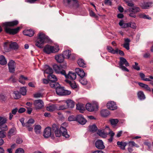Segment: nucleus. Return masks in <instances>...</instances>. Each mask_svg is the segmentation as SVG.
<instances>
[{"instance_id": "f257e3e1", "label": "nucleus", "mask_w": 153, "mask_h": 153, "mask_svg": "<svg viewBox=\"0 0 153 153\" xmlns=\"http://www.w3.org/2000/svg\"><path fill=\"white\" fill-rule=\"evenodd\" d=\"M48 37L42 32H40L38 35L37 40L36 41L35 45L40 48H42L43 52L47 54L55 53L58 52L59 50V46L58 45L51 46L47 45L44 47V44L48 42Z\"/></svg>"}, {"instance_id": "f03ea898", "label": "nucleus", "mask_w": 153, "mask_h": 153, "mask_svg": "<svg viewBox=\"0 0 153 153\" xmlns=\"http://www.w3.org/2000/svg\"><path fill=\"white\" fill-rule=\"evenodd\" d=\"M18 22L17 20L6 22L2 24V25L6 33L10 34H14L17 33L19 31L21 27H18L16 28L12 29L10 27H13L17 25L18 24Z\"/></svg>"}, {"instance_id": "7ed1b4c3", "label": "nucleus", "mask_w": 153, "mask_h": 153, "mask_svg": "<svg viewBox=\"0 0 153 153\" xmlns=\"http://www.w3.org/2000/svg\"><path fill=\"white\" fill-rule=\"evenodd\" d=\"M120 62L119 63V68L123 71H128L129 70L123 65H125L126 66H129V65L126 60L123 57L120 58Z\"/></svg>"}, {"instance_id": "20e7f679", "label": "nucleus", "mask_w": 153, "mask_h": 153, "mask_svg": "<svg viewBox=\"0 0 153 153\" xmlns=\"http://www.w3.org/2000/svg\"><path fill=\"white\" fill-rule=\"evenodd\" d=\"M86 108L89 111H93L97 110L98 108V104L96 102H93L92 104L88 103L86 105Z\"/></svg>"}, {"instance_id": "39448f33", "label": "nucleus", "mask_w": 153, "mask_h": 153, "mask_svg": "<svg viewBox=\"0 0 153 153\" xmlns=\"http://www.w3.org/2000/svg\"><path fill=\"white\" fill-rule=\"evenodd\" d=\"M33 105L34 108L36 110H38L44 107V103L42 100H37L33 101Z\"/></svg>"}, {"instance_id": "423d86ee", "label": "nucleus", "mask_w": 153, "mask_h": 153, "mask_svg": "<svg viewBox=\"0 0 153 153\" xmlns=\"http://www.w3.org/2000/svg\"><path fill=\"white\" fill-rule=\"evenodd\" d=\"M68 126L67 123H62L60 128V131L62 133V135L66 138L69 137V135L68 134L66 128Z\"/></svg>"}, {"instance_id": "0eeeda50", "label": "nucleus", "mask_w": 153, "mask_h": 153, "mask_svg": "<svg viewBox=\"0 0 153 153\" xmlns=\"http://www.w3.org/2000/svg\"><path fill=\"white\" fill-rule=\"evenodd\" d=\"M53 69L55 73L57 74H61L63 75L65 74V71L63 69L61 66L54 65L53 66Z\"/></svg>"}, {"instance_id": "6e6552de", "label": "nucleus", "mask_w": 153, "mask_h": 153, "mask_svg": "<svg viewBox=\"0 0 153 153\" xmlns=\"http://www.w3.org/2000/svg\"><path fill=\"white\" fill-rule=\"evenodd\" d=\"M65 3L70 7H73L74 8H77L79 6V4L77 0H64Z\"/></svg>"}, {"instance_id": "1a4fd4ad", "label": "nucleus", "mask_w": 153, "mask_h": 153, "mask_svg": "<svg viewBox=\"0 0 153 153\" xmlns=\"http://www.w3.org/2000/svg\"><path fill=\"white\" fill-rule=\"evenodd\" d=\"M34 121L33 119H30L26 123L24 126L26 127L29 131H32L33 130V128L32 126V125Z\"/></svg>"}, {"instance_id": "9d476101", "label": "nucleus", "mask_w": 153, "mask_h": 153, "mask_svg": "<svg viewBox=\"0 0 153 153\" xmlns=\"http://www.w3.org/2000/svg\"><path fill=\"white\" fill-rule=\"evenodd\" d=\"M49 127L46 128L45 129L44 133V136L45 138H48L50 137L53 133V131Z\"/></svg>"}, {"instance_id": "9b49d317", "label": "nucleus", "mask_w": 153, "mask_h": 153, "mask_svg": "<svg viewBox=\"0 0 153 153\" xmlns=\"http://www.w3.org/2000/svg\"><path fill=\"white\" fill-rule=\"evenodd\" d=\"M76 121L82 125L85 124L87 122L86 120L82 115H78L76 117Z\"/></svg>"}, {"instance_id": "f8f14e48", "label": "nucleus", "mask_w": 153, "mask_h": 153, "mask_svg": "<svg viewBox=\"0 0 153 153\" xmlns=\"http://www.w3.org/2000/svg\"><path fill=\"white\" fill-rule=\"evenodd\" d=\"M95 145L96 147L99 149H103L105 148L103 142L101 140H97Z\"/></svg>"}, {"instance_id": "ddd939ff", "label": "nucleus", "mask_w": 153, "mask_h": 153, "mask_svg": "<svg viewBox=\"0 0 153 153\" xmlns=\"http://www.w3.org/2000/svg\"><path fill=\"white\" fill-rule=\"evenodd\" d=\"M107 107L108 109L111 110H114L117 108V106L113 101L108 102L107 104Z\"/></svg>"}, {"instance_id": "4468645a", "label": "nucleus", "mask_w": 153, "mask_h": 153, "mask_svg": "<svg viewBox=\"0 0 153 153\" xmlns=\"http://www.w3.org/2000/svg\"><path fill=\"white\" fill-rule=\"evenodd\" d=\"M8 65L9 67V71L10 72H13L15 71V64L13 60H11L8 62Z\"/></svg>"}, {"instance_id": "2eb2a0df", "label": "nucleus", "mask_w": 153, "mask_h": 153, "mask_svg": "<svg viewBox=\"0 0 153 153\" xmlns=\"http://www.w3.org/2000/svg\"><path fill=\"white\" fill-rule=\"evenodd\" d=\"M66 78H68L72 80H74L76 78V74L75 73L69 72V73L67 75L65 73V75H64Z\"/></svg>"}, {"instance_id": "dca6fc26", "label": "nucleus", "mask_w": 153, "mask_h": 153, "mask_svg": "<svg viewBox=\"0 0 153 153\" xmlns=\"http://www.w3.org/2000/svg\"><path fill=\"white\" fill-rule=\"evenodd\" d=\"M65 102L66 103L68 108H72L74 107L75 103L74 101L71 100H64Z\"/></svg>"}, {"instance_id": "f3484780", "label": "nucleus", "mask_w": 153, "mask_h": 153, "mask_svg": "<svg viewBox=\"0 0 153 153\" xmlns=\"http://www.w3.org/2000/svg\"><path fill=\"white\" fill-rule=\"evenodd\" d=\"M75 71L77 74L80 76L81 78H83L85 76V73L82 69L76 68Z\"/></svg>"}, {"instance_id": "a211bd4d", "label": "nucleus", "mask_w": 153, "mask_h": 153, "mask_svg": "<svg viewBox=\"0 0 153 153\" xmlns=\"http://www.w3.org/2000/svg\"><path fill=\"white\" fill-rule=\"evenodd\" d=\"M65 58L62 55L60 54L55 56V59L57 62L61 63L64 61Z\"/></svg>"}, {"instance_id": "6ab92c4d", "label": "nucleus", "mask_w": 153, "mask_h": 153, "mask_svg": "<svg viewBox=\"0 0 153 153\" xmlns=\"http://www.w3.org/2000/svg\"><path fill=\"white\" fill-rule=\"evenodd\" d=\"M52 129L53 131L54 132L56 137H60L62 135L61 132L60 131V129L59 130L55 125L53 126Z\"/></svg>"}, {"instance_id": "aec40b11", "label": "nucleus", "mask_w": 153, "mask_h": 153, "mask_svg": "<svg viewBox=\"0 0 153 153\" xmlns=\"http://www.w3.org/2000/svg\"><path fill=\"white\" fill-rule=\"evenodd\" d=\"M106 49L109 53L114 54L118 53V49L117 48H116L115 50H114L111 47L108 46H107Z\"/></svg>"}, {"instance_id": "412c9836", "label": "nucleus", "mask_w": 153, "mask_h": 153, "mask_svg": "<svg viewBox=\"0 0 153 153\" xmlns=\"http://www.w3.org/2000/svg\"><path fill=\"white\" fill-rule=\"evenodd\" d=\"M45 70L44 71V74H45L50 75L53 73V71L52 69L48 65H45L44 67Z\"/></svg>"}, {"instance_id": "4be33fe9", "label": "nucleus", "mask_w": 153, "mask_h": 153, "mask_svg": "<svg viewBox=\"0 0 153 153\" xmlns=\"http://www.w3.org/2000/svg\"><path fill=\"white\" fill-rule=\"evenodd\" d=\"M128 11L129 12H133L135 13L140 12V8L138 7L134 6L132 8H130L128 9Z\"/></svg>"}, {"instance_id": "5701e85b", "label": "nucleus", "mask_w": 153, "mask_h": 153, "mask_svg": "<svg viewBox=\"0 0 153 153\" xmlns=\"http://www.w3.org/2000/svg\"><path fill=\"white\" fill-rule=\"evenodd\" d=\"M153 6V3L151 2H144L141 5V6L143 9H147L149 7Z\"/></svg>"}, {"instance_id": "b1692460", "label": "nucleus", "mask_w": 153, "mask_h": 153, "mask_svg": "<svg viewBox=\"0 0 153 153\" xmlns=\"http://www.w3.org/2000/svg\"><path fill=\"white\" fill-rule=\"evenodd\" d=\"M64 88L63 87H61L60 85L56 87V94L62 96L64 91Z\"/></svg>"}, {"instance_id": "393cba45", "label": "nucleus", "mask_w": 153, "mask_h": 153, "mask_svg": "<svg viewBox=\"0 0 153 153\" xmlns=\"http://www.w3.org/2000/svg\"><path fill=\"white\" fill-rule=\"evenodd\" d=\"M140 76L142 79L144 81H151V79H153V76H150L149 78H145V75L143 73H140Z\"/></svg>"}, {"instance_id": "a878e982", "label": "nucleus", "mask_w": 153, "mask_h": 153, "mask_svg": "<svg viewBox=\"0 0 153 153\" xmlns=\"http://www.w3.org/2000/svg\"><path fill=\"white\" fill-rule=\"evenodd\" d=\"M23 33L25 35L29 36H32L33 35L34 32L32 30H27L24 31Z\"/></svg>"}, {"instance_id": "bb28decb", "label": "nucleus", "mask_w": 153, "mask_h": 153, "mask_svg": "<svg viewBox=\"0 0 153 153\" xmlns=\"http://www.w3.org/2000/svg\"><path fill=\"white\" fill-rule=\"evenodd\" d=\"M46 109L48 111L52 112L57 110V107L55 105H52L47 106L46 107Z\"/></svg>"}, {"instance_id": "cd10ccee", "label": "nucleus", "mask_w": 153, "mask_h": 153, "mask_svg": "<svg viewBox=\"0 0 153 153\" xmlns=\"http://www.w3.org/2000/svg\"><path fill=\"white\" fill-rule=\"evenodd\" d=\"M119 24L122 28H126L129 27V25H130L129 23H124V22L123 20L120 21Z\"/></svg>"}, {"instance_id": "c85d7f7f", "label": "nucleus", "mask_w": 153, "mask_h": 153, "mask_svg": "<svg viewBox=\"0 0 153 153\" xmlns=\"http://www.w3.org/2000/svg\"><path fill=\"white\" fill-rule=\"evenodd\" d=\"M71 53V52L70 50H66L63 52L62 55L65 58L69 59Z\"/></svg>"}, {"instance_id": "c756f323", "label": "nucleus", "mask_w": 153, "mask_h": 153, "mask_svg": "<svg viewBox=\"0 0 153 153\" xmlns=\"http://www.w3.org/2000/svg\"><path fill=\"white\" fill-rule=\"evenodd\" d=\"M130 42V40L128 38L125 39V43L123 45V46L127 50H128L129 49V45Z\"/></svg>"}, {"instance_id": "7c9ffc66", "label": "nucleus", "mask_w": 153, "mask_h": 153, "mask_svg": "<svg viewBox=\"0 0 153 153\" xmlns=\"http://www.w3.org/2000/svg\"><path fill=\"white\" fill-rule=\"evenodd\" d=\"M76 109L79 110L80 112L82 113L83 112L84 110H85L84 105L78 103L76 104Z\"/></svg>"}, {"instance_id": "2f4dec72", "label": "nucleus", "mask_w": 153, "mask_h": 153, "mask_svg": "<svg viewBox=\"0 0 153 153\" xmlns=\"http://www.w3.org/2000/svg\"><path fill=\"white\" fill-rule=\"evenodd\" d=\"M48 78L50 81L56 82L57 80L56 76L52 74L49 75L48 76Z\"/></svg>"}, {"instance_id": "473e14b6", "label": "nucleus", "mask_w": 153, "mask_h": 153, "mask_svg": "<svg viewBox=\"0 0 153 153\" xmlns=\"http://www.w3.org/2000/svg\"><path fill=\"white\" fill-rule=\"evenodd\" d=\"M117 145L122 149L124 150L125 147L127 145V143L125 142L118 141L117 143Z\"/></svg>"}, {"instance_id": "72a5a7b5", "label": "nucleus", "mask_w": 153, "mask_h": 153, "mask_svg": "<svg viewBox=\"0 0 153 153\" xmlns=\"http://www.w3.org/2000/svg\"><path fill=\"white\" fill-rule=\"evenodd\" d=\"M41 129V127L39 125H37L35 126L34 130L36 134H39L40 133Z\"/></svg>"}, {"instance_id": "f704fd0d", "label": "nucleus", "mask_w": 153, "mask_h": 153, "mask_svg": "<svg viewBox=\"0 0 153 153\" xmlns=\"http://www.w3.org/2000/svg\"><path fill=\"white\" fill-rule=\"evenodd\" d=\"M137 96L138 98L140 100H144L146 98L145 95L142 91H139L137 93Z\"/></svg>"}, {"instance_id": "c9c22d12", "label": "nucleus", "mask_w": 153, "mask_h": 153, "mask_svg": "<svg viewBox=\"0 0 153 153\" xmlns=\"http://www.w3.org/2000/svg\"><path fill=\"white\" fill-rule=\"evenodd\" d=\"M101 114L102 116L106 117L110 114V112L107 109H103L101 110Z\"/></svg>"}, {"instance_id": "e433bc0d", "label": "nucleus", "mask_w": 153, "mask_h": 153, "mask_svg": "<svg viewBox=\"0 0 153 153\" xmlns=\"http://www.w3.org/2000/svg\"><path fill=\"white\" fill-rule=\"evenodd\" d=\"M9 47L10 48L15 50L19 48V46L16 42H10Z\"/></svg>"}, {"instance_id": "4c0bfd02", "label": "nucleus", "mask_w": 153, "mask_h": 153, "mask_svg": "<svg viewBox=\"0 0 153 153\" xmlns=\"http://www.w3.org/2000/svg\"><path fill=\"white\" fill-rule=\"evenodd\" d=\"M111 124L113 126H116L119 122V120L117 119H111L109 120Z\"/></svg>"}, {"instance_id": "58836bf2", "label": "nucleus", "mask_w": 153, "mask_h": 153, "mask_svg": "<svg viewBox=\"0 0 153 153\" xmlns=\"http://www.w3.org/2000/svg\"><path fill=\"white\" fill-rule=\"evenodd\" d=\"M97 134L103 138L106 137L108 135V134L105 133L103 130H99Z\"/></svg>"}, {"instance_id": "ea45409f", "label": "nucleus", "mask_w": 153, "mask_h": 153, "mask_svg": "<svg viewBox=\"0 0 153 153\" xmlns=\"http://www.w3.org/2000/svg\"><path fill=\"white\" fill-rule=\"evenodd\" d=\"M7 63V61L4 57L3 55L0 56V64L3 65H4Z\"/></svg>"}, {"instance_id": "a19ab883", "label": "nucleus", "mask_w": 153, "mask_h": 153, "mask_svg": "<svg viewBox=\"0 0 153 153\" xmlns=\"http://www.w3.org/2000/svg\"><path fill=\"white\" fill-rule=\"evenodd\" d=\"M66 81L69 84L70 86L72 88L74 89L77 88V85L75 82H71L69 80H66Z\"/></svg>"}, {"instance_id": "79ce46f5", "label": "nucleus", "mask_w": 153, "mask_h": 153, "mask_svg": "<svg viewBox=\"0 0 153 153\" xmlns=\"http://www.w3.org/2000/svg\"><path fill=\"white\" fill-rule=\"evenodd\" d=\"M49 83L51 87L55 88H56L57 86L59 85V83L56 82L50 81Z\"/></svg>"}, {"instance_id": "37998d69", "label": "nucleus", "mask_w": 153, "mask_h": 153, "mask_svg": "<svg viewBox=\"0 0 153 153\" xmlns=\"http://www.w3.org/2000/svg\"><path fill=\"white\" fill-rule=\"evenodd\" d=\"M138 16L140 18H143L144 19H151V18L149 17L148 16L146 15L144 13H139L138 15Z\"/></svg>"}, {"instance_id": "c03bdc74", "label": "nucleus", "mask_w": 153, "mask_h": 153, "mask_svg": "<svg viewBox=\"0 0 153 153\" xmlns=\"http://www.w3.org/2000/svg\"><path fill=\"white\" fill-rule=\"evenodd\" d=\"M27 79V77H25L23 75H21L19 79V81L21 83L24 84L25 83V81Z\"/></svg>"}, {"instance_id": "a18cd8bd", "label": "nucleus", "mask_w": 153, "mask_h": 153, "mask_svg": "<svg viewBox=\"0 0 153 153\" xmlns=\"http://www.w3.org/2000/svg\"><path fill=\"white\" fill-rule=\"evenodd\" d=\"M16 133L15 130L14 129L12 128L10 129L8 134V137L9 138H10L11 137L14 135H15Z\"/></svg>"}, {"instance_id": "49530a36", "label": "nucleus", "mask_w": 153, "mask_h": 153, "mask_svg": "<svg viewBox=\"0 0 153 153\" xmlns=\"http://www.w3.org/2000/svg\"><path fill=\"white\" fill-rule=\"evenodd\" d=\"M13 97L15 99H18L21 97V95L18 91H14L13 92Z\"/></svg>"}, {"instance_id": "de8ad7c7", "label": "nucleus", "mask_w": 153, "mask_h": 153, "mask_svg": "<svg viewBox=\"0 0 153 153\" xmlns=\"http://www.w3.org/2000/svg\"><path fill=\"white\" fill-rule=\"evenodd\" d=\"M77 63L80 67H85V64L82 59H79L77 61Z\"/></svg>"}, {"instance_id": "09e8293b", "label": "nucleus", "mask_w": 153, "mask_h": 153, "mask_svg": "<svg viewBox=\"0 0 153 153\" xmlns=\"http://www.w3.org/2000/svg\"><path fill=\"white\" fill-rule=\"evenodd\" d=\"M7 121V119L5 117H0V126L2 124H5Z\"/></svg>"}, {"instance_id": "8fccbe9b", "label": "nucleus", "mask_w": 153, "mask_h": 153, "mask_svg": "<svg viewBox=\"0 0 153 153\" xmlns=\"http://www.w3.org/2000/svg\"><path fill=\"white\" fill-rule=\"evenodd\" d=\"M89 129L91 131L94 132L97 130V128L95 125H94L89 126Z\"/></svg>"}, {"instance_id": "3c124183", "label": "nucleus", "mask_w": 153, "mask_h": 153, "mask_svg": "<svg viewBox=\"0 0 153 153\" xmlns=\"http://www.w3.org/2000/svg\"><path fill=\"white\" fill-rule=\"evenodd\" d=\"M128 144H129V146H135L137 148L139 147V145L136 143L134 141H129Z\"/></svg>"}, {"instance_id": "603ef678", "label": "nucleus", "mask_w": 153, "mask_h": 153, "mask_svg": "<svg viewBox=\"0 0 153 153\" xmlns=\"http://www.w3.org/2000/svg\"><path fill=\"white\" fill-rule=\"evenodd\" d=\"M20 92L23 95H25L26 94L27 91L25 87H23L20 88Z\"/></svg>"}, {"instance_id": "864d4df0", "label": "nucleus", "mask_w": 153, "mask_h": 153, "mask_svg": "<svg viewBox=\"0 0 153 153\" xmlns=\"http://www.w3.org/2000/svg\"><path fill=\"white\" fill-rule=\"evenodd\" d=\"M0 128L1 131H6L8 130V127L5 124H2V126H0Z\"/></svg>"}, {"instance_id": "5fc2aeb1", "label": "nucleus", "mask_w": 153, "mask_h": 153, "mask_svg": "<svg viewBox=\"0 0 153 153\" xmlns=\"http://www.w3.org/2000/svg\"><path fill=\"white\" fill-rule=\"evenodd\" d=\"M68 107L65 105H61L59 107H57V110H63L66 109Z\"/></svg>"}, {"instance_id": "6e6d98bb", "label": "nucleus", "mask_w": 153, "mask_h": 153, "mask_svg": "<svg viewBox=\"0 0 153 153\" xmlns=\"http://www.w3.org/2000/svg\"><path fill=\"white\" fill-rule=\"evenodd\" d=\"M79 82L82 85H85L87 83V81L86 80L83 78H81L79 79Z\"/></svg>"}, {"instance_id": "4d7b16f0", "label": "nucleus", "mask_w": 153, "mask_h": 153, "mask_svg": "<svg viewBox=\"0 0 153 153\" xmlns=\"http://www.w3.org/2000/svg\"><path fill=\"white\" fill-rule=\"evenodd\" d=\"M34 97L35 98H38L42 97L43 96L42 94L39 93H37L34 94Z\"/></svg>"}, {"instance_id": "13d9d810", "label": "nucleus", "mask_w": 153, "mask_h": 153, "mask_svg": "<svg viewBox=\"0 0 153 153\" xmlns=\"http://www.w3.org/2000/svg\"><path fill=\"white\" fill-rule=\"evenodd\" d=\"M71 93V91H70L68 90H65L64 89L62 96L68 95L70 94Z\"/></svg>"}, {"instance_id": "bf43d9fd", "label": "nucleus", "mask_w": 153, "mask_h": 153, "mask_svg": "<svg viewBox=\"0 0 153 153\" xmlns=\"http://www.w3.org/2000/svg\"><path fill=\"white\" fill-rule=\"evenodd\" d=\"M133 67L134 69L137 71H139L140 70V68L138 66V64L136 62H135V65H133Z\"/></svg>"}, {"instance_id": "052dcab7", "label": "nucleus", "mask_w": 153, "mask_h": 153, "mask_svg": "<svg viewBox=\"0 0 153 153\" xmlns=\"http://www.w3.org/2000/svg\"><path fill=\"white\" fill-rule=\"evenodd\" d=\"M6 137V132L2 131H0V137L3 138Z\"/></svg>"}, {"instance_id": "680f3d73", "label": "nucleus", "mask_w": 153, "mask_h": 153, "mask_svg": "<svg viewBox=\"0 0 153 153\" xmlns=\"http://www.w3.org/2000/svg\"><path fill=\"white\" fill-rule=\"evenodd\" d=\"M7 99V97L4 95L1 94L0 96V100L2 101H5Z\"/></svg>"}, {"instance_id": "e2e57ef3", "label": "nucleus", "mask_w": 153, "mask_h": 153, "mask_svg": "<svg viewBox=\"0 0 153 153\" xmlns=\"http://www.w3.org/2000/svg\"><path fill=\"white\" fill-rule=\"evenodd\" d=\"M16 153H24V151L22 149L19 148L16 150Z\"/></svg>"}, {"instance_id": "0e129e2a", "label": "nucleus", "mask_w": 153, "mask_h": 153, "mask_svg": "<svg viewBox=\"0 0 153 153\" xmlns=\"http://www.w3.org/2000/svg\"><path fill=\"white\" fill-rule=\"evenodd\" d=\"M68 120L69 121H76V117H74L73 116H69L68 118Z\"/></svg>"}, {"instance_id": "69168bd1", "label": "nucleus", "mask_w": 153, "mask_h": 153, "mask_svg": "<svg viewBox=\"0 0 153 153\" xmlns=\"http://www.w3.org/2000/svg\"><path fill=\"white\" fill-rule=\"evenodd\" d=\"M105 4L111 6L112 4L111 1L110 0H105Z\"/></svg>"}, {"instance_id": "338daca9", "label": "nucleus", "mask_w": 153, "mask_h": 153, "mask_svg": "<svg viewBox=\"0 0 153 153\" xmlns=\"http://www.w3.org/2000/svg\"><path fill=\"white\" fill-rule=\"evenodd\" d=\"M10 45V42H6L4 43V49L5 50V51L7 50V48L8 46H9Z\"/></svg>"}, {"instance_id": "774afa93", "label": "nucleus", "mask_w": 153, "mask_h": 153, "mask_svg": "<svg viewBox=\"0 0 153 153\" xmlns=\"http://www.w3.org/2000/svg\"><path fill=\"white\" fill-rule=\"evenodd\" d=\"M128 23H129L130 25H129L130 26H129V27H131L133 29L135 28H136V25L135 23L130 22Z\"/></svg>"}]
</instances>
